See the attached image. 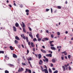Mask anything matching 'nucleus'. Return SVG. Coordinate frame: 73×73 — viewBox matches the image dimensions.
I'll return each instance as SVG.
<instances>
[{"instance_id": "nucleus-15", "label": "nucleus", "mask_w": 73, "mask_h": 73, "mask_svg": "<svg viewBox=\"0 0 73 73\" xmlns=\"http://www.w3.org/2000/svg\"><path fill=\"white\" fill-rule=\"evenodd\" d=\"M13 57L14 58H17V55L15 54H13Z\"/></svg>"}, {"instance_id": "nucleus-31", "label": "nucleus", "mask_w": 73, "mask_h": 73, "mask_svg": "<svg viewBox=\"0 0 73 73\" xmlns=\"http://www.w3.org/2000/svg\"><path fill=\"white\" fill-rule=\"evenodd\" d=\"M28 28L30 31H32V29H31V28H30L29 27Z\"/></svg>"}, {"instance_id": "nucleus-44", "label": "nucleus", "mask_w": 73, "mask_h": 73, "mask_svg": "<svg viewBox=\"0 0 73 73\" xmlns=\"http://www.w3.org/2000/svg\"><path fill=\"white\" fill-rule=\"evenodd\" d=\"M20 7L21 8H22L23 7V6L22 5H20Z\"/></svg>"}, {"instance_id": "nucleus-20", "label": "nucleus", "mask_w": 73, "mask_h": 73, "mask_svg": "<svg viewBox=\"0 0 73 73\" xmlns=\"http://www.w3.org/2000/svg\"><path fill=\"white\" fill-rule=\"evenodd\" d=\"M30 37H31V38H32V39H33V35H29Z\"/></svg>"}, {"instance_id": "nucleus-50", "label": "nucleus", "mask_w": 73, "mask_h": 73, "mask_svg": "<svg viewBox=\"0 0 73 73\" xmlns=\"http://www.w3.org/2000/svg\"><path fill=\"white\" fill-rule=\"evenodd\" d=\"M9 6L10 8H12V5H9Z\"/></svg>"}, {"instance_id": "nucleus-47", "label": "nucleus", "mask_w": 73, "mask_h": 73, "mask_svg": "<svg viewBox=\"0 0 73 73\" xmlns=\"http://www.w3.org/2000/svg\"><path fill=\"white\" fill-rule=\"evenodd\" d=\"M53 10L52 9V8H51V13H52V12H53Z\"/></svg>"}, {"instance_id": "nucleus-4", "label": "nucleus", "mask_w": 73, "mask_h": 73, "mask_svg": "<svg viewBox=\"0 0 73 73\" xmlns=\"http://www.w3.org/2000/svg\"><path fill=\"white\" fill-rule=\"evenodd\" d=\"M23 38L24 40H25V39H26V41L27 42L29 41V40H28V37H26V38L25 36H23Z\"/></svg>"}, {"instance_id": "nucleus-49", "label": "nucleus", "mask_w": 73, "mask_h": 73, "mask_svg": "<svg viewBox=\"0 0 73 73\" xmlns=\"http://www.w3.org/2000/svg\"><path fill=\"white\" fill-rule=\"evenodd\" d=\"M53 66V64H52V63L51 64V67H52V66Z\"/></svg>"}, {"instance_id": "nucleus-18", "label": "nucleus", "mask_w": 73, "mask_h": 73, "mask_svg": "<svg viewBox=\"0 0 73 73\" xmlns=\"http://www.w3.org/2000/svg\"><path fill=\"white\" fill-rule=\"evenodd\" d=\"M31 46H32V47H35V45L33 44V42H31Z\"/></svg>"}, {"instance_id": "nucleus-41", "label": "nucleus", "mask_w": 73, "mask_h": 73, "mask_svg": "<svg viewBox=\"0 0 73 73\" xmlns=\"http://www.w3.org/2000/svg\"><path fill=\"white\" fill-rule=\"evenodd\" d=\"M51 37L52 38H53V35L52 34L51 35Z\"/></svg>"}, {"instance_id": "nucleus-56", "label": "nucleus", "mask_w": 73, "mask_h": 73, "mask_svg": "<svg viewBox=\"0 0 73 73\" xmlns=\"http://www.w3.org/2000/svg\"><path fill=\"white\" fill-rule=\"evenodd\" d=\"M13 5H14V6H16V3H14Z\"/></svg>"}, {"instance_id": "nucleus-11", "label": "nucleus", "mask_w": 73, "mask_h": 73, "mask_svg": "<svg viewBox=\"0 0 73 73\" xmlns=\"http://www.w3.org/2000/svg\"><path fill=\"white\" fill-rule=\"evenodd\" d=\"M23 68H19V72H22L23 70Z\"/></svg>"}, {"instance_id": "nucleus-25", "label": "nucleus", "mask_w": 73, "mask_h": 73, "mask_svg": "<svg viewBox=\"0 0 73 73\" xmlns=\"http://www.w3.org/2000/svg\"><path fill=\"white\" fill-rule=\"evenodd\" d=\"M15 44H18V41H17L16 40H15Z\"/></svg>"}, {"instance_id": "nucleus-2", "label": "nucleus", "mask_w": 73, "mask_h": 73, "mask_svg": "<svg viewBox=\"0 0 73 73\" xmlns=\"http://www.w3.org/2000/svg\"><path fill=\"white\" fill-rule=\"evenodd\" d=\"M44 66L45 68H46V69H44V73H48V69H47L48 68V67H46V65H44Z\"/></svg>"}, {"instance_id": "nucleus-6", "label": "nucleus", "mask_w": 73, "mask_h": 73, "mask_svg": "<svg viewBox=\"0 0 73 73\" xmlns=\"http://www.w3.org/2000/svg\"><path fill=\"white\" fill-rule=\"evenodd\" d=\"M40 50L41 52L43 53H46V51H45V50H43V49H41Z\"/></svg>"}, {"instance_id": "nucleus-34", "label": "nucleus", "mask_w": 73, "mask_h": 73, "mask_svg": "<svg viewBox=\"0 0 73 73\" xmlns=\"http://www.w3.org/2000/svg\"><path fill=\"white\" fill-rule=\"evenodd\" d=\"M57 7L58 9H61V7L60 6H58Z\"/></svg>"}, {"instance_id": "nucleus-5", "label": "nucleus", "mask_w": 73, "mask_h": 73, "mask_svg": "<svg viewBox=\"0 0 73 73\" xmlns=\"http://www.w3.org/2000/svg\"><path fill=\"white\" fill-rule=\"evenodd\" d=\"M46 56H47V57H52V54H46Z\"/></svg>"}, {"instance_id": "nucleus-13", "label": "nucleus", "mask_w": 73, "mask_h": 73, "mask_svg": "<svg viewBox=\"0 0 73 73\" xmlns=\"http://www.w3.org/2000/svg\"><path fill=\"white\" fill-rule=\"evenodd\" d=\"M50 49L52 50H56V48L54 47H51Z\"/></svg>"}, {"instance_id": "nucleus-62", "label": "nucleus", "mask_w": 73, "mask_h": 73, "mask_svg": "<svg viewBox=\"0 0 73 73\" xmlns=\"http://www.w3.org/2000/svg\"><path fill=\"white\" fill-rule=\"evenodd\" d=\"M52 41H50V44H52Z\"/></svg>"}, {"instance_id": "nucleus-16", "label": "nucleus", "mask_w": 73, "mask_h": 73, "mask_svg": "<svg viewBox=\"0 0 73 73\" xmlns=\"http://www.w3.org/2000/svg\"><path fill=\"white\" fill-rule=\"evenodd\" d=\"M52 62H53V63H54L56 62V60L54 58H53L52 60Z\"/></svg>"}, {"instance_id": "nucleus-59", "label": "nucleus", "mask_w": 73, "mask_h": 73, "mask_svg": "<svg viewBox=\"0 0 73 73\" xmlns=\"http://www.w3.org/2000/svg\"><path fill=\"white\" fill-rule=\"evenodd\" d=\"M65 58L66 59H67V58H67V56H65Z\"/></svg>"}, {"instance_id": "nucleus-19", "label": "nucleus", "mask_w": 73, "mask_h": 73, "mask_svg": "<svg viewBox=\"0 0 73 73\" xmlns=\"http://www.w3.org/2000/svg\"><path fill=\"white\" fill-rule=\"evenodd\" d=\"M44 40H45V41H48V40H49V38H48L47 37L45 38L44 39Z\"/></svg>"}, {"instance_id": "nucleus-23", "label": "nucleus", "mask_w": 73, "mask_h": 73, "mask_svg": "<svg viewBox=\"0 0 73 73\" xmlns=\"http://www.w3.org/2000/svg\"><path fill=\"white\" fill-rule=\"evenodd\" d=\"M48 70L49 71V73H52V70H51V69H50V68H49Z\"/></svg>"}, {"instance_id": "nucleus-46", "label": "nucleus", "mask_w": 73, "mask_h": 73, "mask_svg": "<svg viewBox=\"0 0 73 73\" xmlns=\"http://www.w3.org/2000/svg\"><path fill=\"white\" fill-rule=\"evenodd\" d=\"M33 52H35V48H33Z\"/></svg>"}, {"instance_id": "nucleus-21", "label": "nucleus", "mask_w": 73, "mask_h": 73, "mask_svg": "<svg viewBox=\"0 0 73 73\" xmlns=\"http://www.w3.org/2000/svg\"><path fill=\"white\" fill-rule=\"evenodd\" d=\"M27 60L29 61H31L32 60V58H31V57H30L29 58H27Z\"/></svg>"}, {"instance_id": "nucleus-57", "label": "nucleus", "mask_w": 73, "mask_h": 73, "mask_svg": "<svg viewBox=\"0 0 73 73\" xmlns=\"http://www.w3.org/2000/svg\"><path fill=\"white\" fill-rule=\"evenodd\" d=\"M65 52V51H64L63 52H61L62 54H63V53H64Z\"/></svg>"}, {"instance_id": "nucleus-8", "label": "nucleus", "mask_w": 73, "mask_h": 73, "mask_svg": "<svg viewBox=\"0 0 73 73\" xmlns=\"http://www.w3.org/2000/svg\"><path fill=\"white\" fill-rule=\"evenodd\" d=\"M38 58L39 59H40L41 58V54H38Z\"/></svg>"}, {"instance_id": "nucleus-58", "label": "nucleus", "mask_w": 73, "mask_h": 73, "mask_svg": "<svg viewBox=\"0 0 73 73\" xmlns=\"http://www.w3.org/2000/svg\"><path fill=\"white\" fill-rule=\"evenodd\" d=\"M46 33H48L49 31H48V30H46Z\"/></svg>"}, {"instance_id": "nucleus-3", "label": "nucleus", "mask_w": 73, "mask_h": 73, "mask_svg": "<svg viewBox=\"0 0 73 73\" xmlns=\"http://www.w3.org/2000/svg\"><path fill=\"white\" fill-rule=\"evenodd\" d=\"M64 66H62V68H63V71H65V68H67V67L68 66L66 64L64 65Z\"/></svg>"}, {"instance_id": "nucleus-36", "label": "nucleus", "mask_w": 73, "mask_h": 73, "mask_svg": "<svg viewBox=\"0 0 73 73\" xmlns=\"http://www.w3.org/2000/svg\"><path fill=\"white\" fill-rule=\"evenodd\" d=\"M68 69H69V70H71V69H72V68H71L70 66H69L68 67Z\"/></svg>"}, {"instance_id": "nucleus-39", "label": "nucleus", "mask_w": 73, "mask_h": 73, "mask_svg": "<svg viewBox=\"0 0 73 73\" xmlns=\"http://www.w3.org/2000/svg\"><path fill=\"white\" fill-rule=\"evenodd\" d=\"M64 54L65 56H66L67 55V53L65 51V52L64 53Z\"/></svg>"}, {"instance_id": "nucleus-28", "label": "nucleus", "mask_w": 73, "mask_h": 73, "mask_svg": "<svg viewBox=\"0 0 73 73\" xmlns=\"http://www.w3.org/2000/svg\"><path fill=\"white\" fill-rule=\"evenodd\" d=\"M71 56H70V55H69L68 56V58H69V59H70Z\"/></svg>"}, {"instance_id": "nucleus-61", "label": "nucleus", "mask_w": 73, "mask_h": 73, "mask_svg": "<svg viewBox=\"0 0 73 73\" xmlns=\"http://www.w3.org/2000/svg\"><path fill=\"white\" fill-rule=\"evenodd\" d=\"M28 62H29V64H30H30H31V62H30V61H29Z\"/></svg>"}, {"instance_id": "nucleus-30", "label": "nucleus", "mask_w": 73, "mask_h": 73, "mask_svg": "<svg viewBox=\"0 0 73 73\" xmlns=\"http://www.w3.org/2000/svg\"><path fill=\"white\" fill-rule=\"evenodd\" d=\"M58 70H56L53 73H58Z\"/></svg>"}, {"instance_id": "nucleus-7", "label": "nucleus", "mask_w": 73, "mask_h": 73, "mask_svg": "<svg viewBox=\"0 0 73 73\" xmlns=\"http://www.w3.org/2000/svg\"><path fill=\"white\" fill-rule=\"evenodd\" d=\"M26 71L27 72H29V73H31L32 72V71H31V70L28 69L27 68H26Z\"/></svg>"}, {"instance_id": "nucleus-60", "label": "nucleus", "mask_w": 73, "mask_h": 73, "mask_svg": "<svg viewBox=\"0 0 73 73\" xmlns=\"http://www.w3.org/2000/svg\"><path fill=\"white\" fill-rule=\"evenodd\" d=\"M52 70H55V68H52Z\"/></svg>"}, {"instance_id": "nucleus-24", "label": "nucleus", "mask_w": 73, "mask_h": 73, "mask_svg": "<svg viewBox=\"0 0 73 73\" xmlns=\"http://www.w3.org/2000/svg\"><path fill=\"white\" fill-rule=\"evenodd\" d=\"M15 38L16 40H19V37H18V36H16L15 37Z\"/></svg>"}, {"instance_id": "nucleus-45", "label": "nucleus", "mask_w": 73, "mask_h": 73, "mask_svg": "<svg viewBox=\"0 0 73 73\" xmlns=\"http://www.w3.org/2000/svg\"><path fill=\"white\" fill-rule=\"evenodd\" d=\"M36 40V38H34L33 39V41H35Z\"/></svg>"}, {"instance_id": "nucleus-43", "label": "nucleus", "mask_w": 73, "mask_h": 73, "mask_svg": "<svg viewBox=\"0 0 73 73\" xmlns=\"http://www.w3.org/2000/svg\"><path fill=\"white\" fill-rule=\"evenodd\" d=\"M28 44L29 45H31V42H30V41L28 42Z\"/></svg>"}, {"instance_id": "nucleus-48", "label": "nucleus", "mask_w": 73, "mask_h": 73, "mask_svg": "<svg viewBox=\"0 0 73 73\" xmlns=\"http://www.w3.org/2000/svg\"><path fill=\"white\" fill-rule=\"evenodd\" d=\"M38 41H41V39L40 38H38Z\"/></svg>"}, {"instance_id": "nucleus-33", "label": "nucleus", "mask_w": 73, "mask_h": 73, "mask_svg": "<svg viewBox=\"0 0 73 73\" xmlns=\"http://www.w3.org/2000/svg\"><path fill=\"white\" fill-rule=\"evenodd\" d=\"M25 12H26V13L29 12V10L28 9H26V10H25Z\"/></svg>"}, {"instance_id": "nucleus-35", "label": "nucleus", "mask_w": 73, "mask_h": 73, "mask_svg": "<svg viewBox=\"0 0 73 73\" xmlns=\"http://www.w3.org/2000/svg\"><path fill=\"white\" fill-rule=\"evenodd\" d=\"M61 48V46H58L57 47V49H58V48Z\"/></svg>"}, {"instance_id": "nucleus-12", "label": "nucleus", "mask_w": 73, "mask_h": 73, "mask_svg": "<svg viewBox=\"0 0 73 73\" xmlns=\"http://www.w3.org/2000/svg\"><path fill=\"white\" fill-rule=\"evenodd\" d=\"M40 68H41V70L43 72H45V70H44V68H42V67L41 66H40Z\"/></svg>"}, {"instance_id": "nucleus-32", "label": "nucleus", "mask_w": 73, "mask_h": 73, "mask_svg": "<svg viewBox=\"0 0 73 73\" xmlns=\"http://www.w3.org/2000/svg\"><path fill=\"white\" fill-rule=\"evenodd\" d=\"M57 34L58 36H60V33L59 32H57Z\"/></svg>"}, {"instance_id": "nucleus-1", "label": "nucleus", "mask_w": 73, "mask_h": 73, "mask_svg": "<svg viewBox=\"0 0 73 73\" xmlns=\"http://www.w3.org/2000/svg\"><path fill=\"white\" fill-rule=\"evenodd\" d=\"M22 24L23 27V31L25 33H26V32H27V31H26V30H25V28H24V27H25V24H24V23L23 22H22Z\"/></svg>"}, {"instance_id": "nucleus-27", "label": "nucleus", "mask_w": 73, "mask_h": 73, "mask_svg": "<svg viewBox=\"0 0 73 73\" xmlns=\"http://www.w3.org/2000/svg\"><path fill=\"white\" fill-rule=\"evenodd\" d=\"M45 60L46 61V62H48V58H45Z\"/></svg>"}, {"instance_id": "nucleus-26", "label": "nucleus", "mask_w": 73, "mask_h": 73, "mask_svg": "<svg viewBox=\"0 0 73 73\" xmlns=\"http://www.w3.org/2000/svg\"><path fill=\"white\" fill-rule=\"evenodd\" d=\"M0 53H3H3H4V52L3 51H0Z\"/></svg>"}, {"instance_id": "nucleus-37", "label": "nucleus", "mask_w": 73, "mask_h": 73, "mask_svg": "<svg viewBox=\"0 0 73 73\" xmlns=\"http://www.w3.org/2000/svg\"><path fill=\"white\" fill-rule=\"evenodd\" d=\"M22 64L23 65H26V64L22 62Z\"/></svg>"}, {"instance_id": "nucleus-53", "label": "nucleus", "mask_w": 73, "mask_h": 73, "mask_svg": "<svg viewBox=\"0 0 73 73\" xmlns=\"http://www.w3.org/2000/svg\"><path fill=\"white\" fill-rule=\"evenodd\" d=\"M27 53H29V50H27Z\"/></svg>"}, {"instance_id": "nucleus-51", "label": "nucleus", "mask_w": 73, "mask_h": 73, "mask_svg": "<svg viewBox=\"0 0 73 73\" xmlns=\"http://www.w3.org/2000/svg\"><path fill=\"white\" fill-rule=\"evenodd\" d=\"M50 46H54V45L51 44L50 45Z\"/></svg>"}, {"instance_id": "nucleus-17", "label": "nucleus", "mask_w": 73, "mask_h": 73, "mask_svg": "<svg viewBox=\"0 0 73 73\" xmlns=\"http://www.w3.org/2000/svg\"><path fill=\"white\" fill-rule=\"evenodd\" d=\"M13 31H15V32H16V28L15 27L13 26Z\"/></svg>"}, {"instance_id": "nucleus-42", "label": "nucleus", "mask_w": 73, "mask_h": 73, "mask_svg": "<svg viewBox=\"0 0 73 73\" xmlns=\"http://www.w3.org/2000/svg\"><path fill=\"white\" fill-rule=\"evenodd\" d=\"M48 52L49 53H51V54H52V53H53L52 51H50V50H49L48 51Z\"/></svg>"}, {"instance_id": "nucleus-10", "label": "nucleus", "mask_w": 73, "mask_h": 73, "mask_svg": "<svg viewBox=\"0 0 73 73\" xmlns=\"http://www.w3.org/2000/svg\"><path fill=\"white\" fill-rule=\"evenodd\" d=\"M8 65L9 66H10V67H11V68H12V67H13V66H14V65H13L12 64H8Z\"/></svg>"}, {"instance_id": "nucleus-54", "label": "nucleus", "mask_w": 73, "mask_h": 73, "mask_svg": "<svg viewBox=\"0 0 73 73\" xmlns=\"http://www.w3.org/2000/svg\"><path fill=\"white\" fill-rule=\"evenodd\" d=\"M26 15H29V12L26 13Z\"/></svg>"}, {"instance_id": "nucleus-29", "label": "nucleus", "mask_w": 73, "mask_h": 73, "mask_svg": "<svg viewBox=\"0 0 73 73\" xmlns=\"http://www.w3.org/2000/svg\"><path fill=\"white\" fill-rule=\"evenodd\" d=\"M5 73H9V71L7 70H6L5 71Z\"/></svg>"}, {"instance_id": "nucleus-52", "label": "nucleus", "mask_w": 73, "mask_h": 73, "mask_svg": "<svg viewBox=\"0 0 73 73\" xmlns=\"http://www.w3.org/2000/svg\"><path fill=\"white\" fill-rule=\"evenodd\" d=\"M29 35H32V33L31 32H30L29 33Z\"/></svg>"}, {"instance_id": "nucleus-22", "label": "nucleus", "mask_w": 73, "mask_h": 73, "mask_svg": "<svg viewBox=\"0 0 73 73\" xmlns=\"http://www.w3.org/2000/svg\"><path fill=\"white\" fill-rule=\"evenodd\" d=\"M15 27H19V24L16 23L15 24Z\"/></svg>"}, {"instance_id": "nucleus-38", "label": "nucleus", "mask_w": 73, "mask_h": 73, "mask_svg": "<svg viewBox=\"0 0 73 73\" xmlns=\"http://www.w3.org/2000/svg\"><path fill=\"white\" fill-rule=\"evenodd\" d=\"M50 9H46V12H48V11H49Z\"/></svg>"}, {"instance_id": "nucleus-64", "label": "nucleus", "mask_w": 73, "mask_h": 73, "mask_svg": "<svg viewBox=\"0 0 73 73\" xmlns=\"http://www.w3.org/2000/svg\"><path fill=\"white\" fill-rule=\"evenodd\" d=\"M71 40H73V37H72V38H71Z\"/></svg>"}, {"instance_id": "nucleus-14", "label": "nucleus", "mask_w": 73, "mask_h": 73, "mask_svg": "<svg viewBox=\"0 0 73 73\" xmlns=\"http://www.w3.org/2000/svg\"><path fill=\"white\" fill-rule=\"evenodd\" d=\"M9 48L11 49V50H14V49H13V47L12 46H9Z\"/></svg>"}, {"instance_id": "nucleus-55", "label": "nucleus", "mask_w": 73, "mask_h": 73, "mask_svg": "<svg viewBox=\"0 0 73 73\" xmlns=\"http://www.w3.org/2000/svg\"><path fill=\"white\" fill-rule=\"evenodd\" d=\"M66 34H68V31H66L65 32Z\"/></svg>"}, {"instance_id": "nucleus-63", "label": "nucleus", "mask_w": 73, "mask_h": 73, "mask_svg": "<svg viewBox=\"0 0 73 73\" xmlns=\"http://www.w3.org/2000/svg\"><path fill=\"white\" fill-rule=\"evenodd\" d=\"M22 46L23 48H24V47L23 44H22Z\"/></svg>"}, {"instance_id": "nucleus-40", "label": "nucleus", "mask_w": 73, "mask_h": 73, "mask_svg": "<svg viewBox=\"0 0 73 73\" xmlns=\"http://www.w3.org/2000/svg\"><path fill=\"white\" fill-rule=\"evenodd\" d=\"M61 58L62 60H64V58L63 56H62L61 57Z\"/></svg>"}, {"instance_id": "nucleus-9", "label": "nucleus", "mask_w": 73, "mask_h": 73, "mask_svg": "<svg viewBox=\"0 0 73 73\" xmlns=\"http://www.w3.org/2000/svg\"><path fill=\"white\" fill-rule=\"evenodd\" d=\"M42 60L40 59L39 60V65H41L42 64Z\"/></svg>"}]
</instances>
